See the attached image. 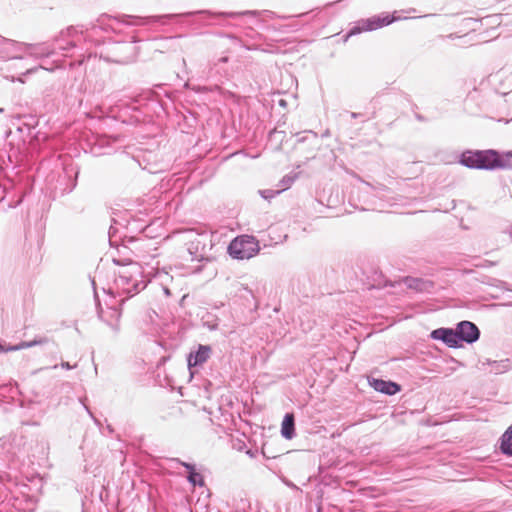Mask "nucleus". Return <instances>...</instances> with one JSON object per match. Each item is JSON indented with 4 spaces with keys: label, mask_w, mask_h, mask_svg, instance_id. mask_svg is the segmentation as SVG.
<instances>
[{
    "label": "nucleus",
    "mask_w": 512,
    "mask_h": 512,
    "mask_svg": "<svg viewBox=\"0 0 512 512\" xmlns=\"http://www.w3.org/2000/svg\"><path fill=\"white\" fill-rule=\"evenodd\" d=\"M512 152L501 156L497 151L489 150H467L464 151L459 162L470 168L479 170L504 169L510 166Z\"/></svg>",
    "instance_id": "1"
},
{
    "label": "nucleus",
    "mask_w": 512,
    "mask_h": 512,
    "mask_svg": "<svg viewBox=\"0 0 512 512\" xmlns=\"http://www.w3.org/2000/svg\"><path fill=\"white\" fill-rule=\"evenodd\" d=\"M259 251L258 241L248 235L236 237L228 247L229 254L239 260L249 259L255 256Z\"/></svg>",
    "instance_id": "2"
},
{
    "label": "nucleus",
    "mask_w": 512,
    "mask_h": 512,
    "mask_svg": "<svg viewBox=\"0 0 512 512\" xmlns=\"http://www.w3.org/2000/svg\"><path fill=\"white\" fill-rule=\"evenodd\" d=\"M396 20L395 17H392L390 15H384V16H373L367 20H364L362 22L361 28H354L350 31V33L347 35V38L351 35H354L356 33H360L361 31H371L379 29L383 26H387L394 22Z\"/></svg>",
    "instance_id": "3"
},
{
    "label": "nucleus",
    "mask_w": 512,
    "mask_h": 512,
    "mask_svg": "<svg viewBox=\"0 0 512 512\" xmlns=\"http://www.w3.org/2000/svg\"><path fill=\"white\" fill-rule=\"evenodd\" d=\"M458 341L463 340L472 343L479 338V330L475 324L469 321H463L456 328Z\"/></svg>",
    "instance_id": "4"
},
{
    "label": "nucleus",
    "mask_w": 512,
    "mask_h": 512,
    "mask_svg": "<svg viewBox=\"0 0 512 512\" xmlns=\"http://www.w3.org/2000/svg\"><path fill=\"white\" fill-rule=\"evenodd\" d=\"M433 339L442 340L449 347H458V334L452 329L440 328L431 333Z\"/></svg>",
    "instance_id": "5"
},
{
    "label": "nucleus",
    "mask_w": 512,
    "mask_h": 512,
    "mask_svg": "<svg viewBox=\"0 0 512 512\" xmlns=\"http://www.w3.org/2000/svg\"><path fill=\"white\" fill-rule=\"evenodd\" d=\"M369 384L378 392L394 395L400 391V385L392 381H385L382 379L372 378L369 380Z\"/></svg>",
    "instance_id": "6"
},
{
    "label": "nucleus",
    "mask_w": 512,
    "mask_h": 512,
    "mask_svg": "<svg viewBox=\"0 0 512 512\" xmlns=\"http://www.w3.org/2000/svg\"><path fill=\"white\" fill-rule=\"evenodd\" d=\"M211 354L209 346L200 345L195 354H190L188 358L189 367L200 365L208 360Z\"/></svg>",
    "instance_id": "7"
},
{
    "label": "nucleus",
    "mask_w": 512,
    "mask_h": 512,
    "mask_svg": "<svg viewBox=\"0 0 512 512\" xmlns=\"http://www.w3.org/2000/svg\"><path fill=\"white\" fill-rule=\"evenodd\" d=\"M294 431V415L292 413H288L284 416L281 426V434L284 438L290 440L294 436Z\"/></svg>",
    "instance_id": "8"
},
{
    "label": "nucleus",
    "mask_w": 512,
    "mask_h": 512,
    "mask_svg": "<svg viewBox=\"0 0 512 512\" xmlns=\"http://www.w3.org/2000/svg\"><path fill=\"white\" fill-rule=\"evenodd\" d=\"M501 451L506 455H512V426L501 437Z\"/></svg>",
    "instance_id": "9"
},
{
    "label": "nucleus",
    "mask_w": 512,
    "mask_h": 512,
    "mask_svg": "<svg viewBox=\"0 0 512 512\" xmlns=\"http://www.w3.org/2000/svg\"><path fill=\"white\" fill-rule=\"evenodd\" d=\"M184 467H186L189 470V476L188 479L193 485H204V479L203 476L196 472L194 470V467L191 464L188 463H182Z\"/></svg>",
    "instance_id": "10"
},
{
    "label": "nucleus",
    "mask_w": 512,
    "mask_h": 512,
    "mask_svg": "<svg viewBox=\"0 0 512 512\" xmlns=\"http://www.w3.org/2000/svg\"><path fill=\"white\" fill-rule=\"evenodd\" d=\"M32 345H33L32 343H22V344H20V345H19V346H17V347H13V348H11L10 350H15V349H20V348H26V347H30V346H32Z\"/></svg>",
    "instance_id": "11"
}]
</instances>
